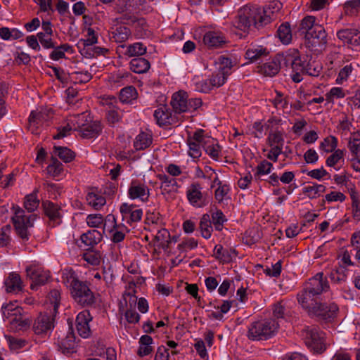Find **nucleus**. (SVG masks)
Wrapping results in <instances>:
<instances>
[{"instance_id": "nucleus-1", "label": "nucleus", "mask_w": 360, "mask_h": 360, "mask_svg": "<svg viewBox=\"0 0 360 360\" xmlns=\"http://www.w3.org/2000/svg\"><path fill=\"white\" fill-rule=\"evenodd\" d=\"M271 20L266 9L246 5L238 11L233 25L236 28L247 32L252 25L259 29L270 23Z\"/></svg>"}, {"instance_id": "nucleus-2", "label": "nucleus", "mask_w": 360, "mask_h": 360, "mask_svg": "<svg viewBox=\"0 0 360 360\" xmlns=\"http://www.w3.org/2000/svg\"><path fill=\"white\" fill-rule=\"evenodd\" d=\"M329 288L327 278L324 277L323 273H317L304 283L302 290L297 294L298 302L302 306H308L309 302L317 300Z\"/></svg>"}, {"instance_id": "nucleus-3", "label": "nucleus", "mask_w": 360, "mask_h": 360, "mask_svg": "<svg viewBox=\"0 0 360 360\" xmlns=\"http://www.w3.org/2000/svg\"><path fill=\"white\" fill-rule=\"evenodd\" d=\"M278 328V321L274 319L255 321L249 326L248 338L254 341L266 340L277 333Z\"/></svg>"}, {"instance_id": "nucleus-4", "label": "nucleus", "mask_w": 360, "mask_h": 360, "mask_svg": "<svg viewBox=\"0 0 360 360\" xmlns=\"http://www.w3.org/2000/svg\"><path fill=\"white\" fill-rule=\"evenodd\" d=\"M25 211L19 207L15 208V215L12 221L17 236L23 241L30 239V233L29 229L33 227L34 221L37 218V214H32L28 216L24 214Z\"/></svg>"}, {"instance_id": "nucleus-5", "label": "nucleus", "mask_w": 360, "mask_h": 360, "mask_svg": "<svg viewBox=\"0 0 360 360\" xmlns=\"http://www.w3.org/2000/svg\"><path fill=\"white\" fill-rule=\"evenodd\" d=\"M306 345L316 353L326 350L325 333L315 326H307L302 330Z\"/></svg>"}, {"instance_id": "nucleus-6", "label": "nucleus", "mask_w": 360, "mask_h": 360, "mask_svg": "<svg viewBox=\"0 0 360 360\" xmlns=\"http://www.w3.org/2000/svg\"><path fill=\"white\" fill-rule=\"evenodd\" d=\"M307 309L311 316H314L322 320H330L336 316L338 311V307L335 303L325 304L318 302L317 300L308 303V306H302Z\"/></svg>"}, {"instance_id": "nucleus-7", "label": "nucleus", "mask_w": 360, "mask_h": 360, "mask_svg": "<svg viewBox=\"0 0 360 360\" xmlns=\"http://www.w3.org/2000/svg\"><path fill=\"white\" fill-rule=\"evenodd\" d=\"M70 292L74 301L82 307L92 306L96 302L94 293L86 282L81 281L77 284H75Z\"/></svg>"}, {"instance_id": "nucleus-8", "label": "nucleus", "mask_w": 360, "mask_h": 360, "mask_svg": "<svg viewBox=\"0 0 360 360\" xmlns=\"http://www.w3.org/2000/svg\"><path fill=\"white\" fill-rule=\"evenodd\" d=\"M304 38L307 46L311 49H322L327 44V34L321 25H316L312 31L305 33Z\"/></svg>"}, {"instance_id": "nucleus-9", "label": "nucleus", "mask_w": 360, "mask_h": 360, "mask_svg": "<svg viewBox=\"0 0 360 360\" xmlns=\"http://www.w3.org/2000/svg\"><path fill=\"white\" fill-rule=\"evenodd\" d=\"M193 139L195 141L202 142V147L212 159H218L220 146L214 139L205 136L204 135V130L198 129L195 131L193 134Z\"/></svg>"}, {"instance_id": "nucleus-10", "label": "nucleus", "mask_w": 360, "mask_h": 360, "mask_svg": "<svg viewBox=\"0 0 360 360\" xmlns=\"http://www.w3.org/2000/svg\"><path fill=\"white\" fill-rule=\"evenodd\" d=\"M54 328V318L52 315L40 313L34 321L32 329L36 335H46Z\"/></svg>"}, {"instance_id": "nucleus-11", "label": "nucleus", "mask_w": 360, "mask_h": 360, "mask_svg": "<svg viewBox=\"0 0 360 360\" xmlns=\"http://www.w3.org/2000/svg\"><path fill=\"white\" fill-rule=\"evenodd\" d=\"M26 272L27 276L32 281L30 285L32 290H37L39 285H44L50 278L49 271H45L42 268L36 266L27 267Z\"/></svg>"}, {"instance_id": "nucleus-12", "label": "nucleus", "mask_w": 360, "mask_h": 360, "mask_svg": "<svg viewBox=\"0 0 360 360\" xmlns=\"http://www.w3.org/2000/svg\"><path fill=\"white\" fill-rule=\"evenodd\" d=\"M128 195L132 200L139 199L142 202H146L150 196V189L145 184L133 180L128 189Z\"/></svg>"}, {"instance_id": "nucleus-13", "label": "nucleus", "mask_w": 360, "mask_h": 360, "mask_svg": "<svg viewBox=\"0 0 360 360\" xmlns=\"http://www.w3.org/2000/svg\"><path fill=\"white\" fill-rule=\"evenodd\" d=\"M92 320V317L88 310H84L78 314L76 318V328L79 335L87 338L91 335V329L89 322Z\"/></svg>"}, {"instance_id": "nucleus-14", "label": "nucleus", "mask_w": 360, "mask_h": 360, "mask_svg": "<svg viewBox=\"0 0 360 360\" xmlns=\"http://www.w3.org/2000/svg\"><path fill=\"white\" fill-rule=\"evenodd\" d=\"M202 189V188L198 183H193L188 187L186 196L188 200L192 205L202 207L205 205Z\"/></svg>"}, {"instance_id": "nucleus-15", "label": "nucleus", "mask_w": 360, "mask_h": 360, "mask_svg": "<svg viewBox=\"0 0 360 360\" xmlns=\"http://www.w3.org/2000/svg\"><path fill=\"white\" fill-rule=\"evenodd\" d=\"M70 330L65 336L58 337L57 340L58 349L63 354H70L75 352L76 345L75 336L72 328H70Z\"/></svg>"}, {"instance_id": "nucleus-16", "label": "nucleus", "mask_w": 360, "mask_h": 360, "mask_svg": "<svg viewBox=\"0 0 360 360\" xmlns=\"http://www.w3.org/2000/svg\"><path fill=\"white\" fill-rule=\"evenodd\" d=\"M188 94L186 91H179L172 95L170 102L175 114H181L188 111L187 98Z\"/></svg>"}, {"instance_id": "nucleus-17", "label": "nucleus", "mask_w": 360, "mask_h": 360, "mask_svg": "<svg viewBox=\"0 0 360 360\" xmlns=\"http://www.w3.org/2000/svg\"><path fill=\"white\" fill-rule=\"evenodd\" d=\"M154 117L160 126L174 124L179 120V118L175 115H172L165 107L155 110Z\"/></svg>"}, {"instance_id": "nucleus-18", "label": "nucleus", "mask_w": 360, "mask_h": 360, "mask_svg": "<svg viewBox=\"0 0 360 360\" xmlns=\"http://www.w3.org/2000/svg\"><path fill=\"white\" fill-rule=\"evenodd\" d=\"M42 205L46 216L49 219L50 222H53V226L60 224L61 215L59 205L48 200L43 202Z\"/></svg>"}, {"instance_id": "nucleus-19", "label": "nucleus", "mask_w": 360, "mask_h": 360, "mask_svg": "<svg viewBox=\"0 0 360 360\" xmlns=\"http://www.w3.org/2000/svg\"><path fill=\"white\" fill-rule=\"evenodd\" d=\"M295 60L292 65V70L294 72L292 75V79L293 82L298 83L302 80V75H304V70L307 60L304 58H302L300 56L299 51L295 56Z\"/></svg>"}, {"instance_id": "nucleus-20", "label": "nucleus", "mask_w": 360, "mask_h": 360, "mask_svg": "<svg viewBox=\"0 0 360 360\" xmlns=\"http://www.w3.org/2000/svg\"><path fill=\"white\" fill-rule=\"evenodd\" d=\"M6 290L8 292H18L22 290V281L20 276L15 273H10L4 281Z\"/></svg>"}, {"instance_id": "nucleus-21", "label": "nucleus", "mask_w": 360, "mask_h": 360, "mask_svg": "<svg viewBox=\"0 0 360 360\" xmlns=\"http://www.w3.org/2000/svg\"><path fill=\"white\" fill-rule=\"evenodd\" d=\"M102 131V126L98 121H94L81 129L79 132L84 139H92L97 137Z\"/></svg>"}, {"instance_id": "nucleus-22", "label": "nucleus", "mask_w": 360, "mask_h": 360, "mask_svg": "<svg viewBox=\"0 0 360 360\" xmlns=\"http://www.w3.org/2000/svg\"><path fill=\"white\" fill-rule=\"evenodd\" d=\"M103 236L100 231L96 229L89 230L82 234L80 239L86 246L94 247L101 241Z\"/></svg>"}, {"instance_id": "nucleus-23", "label": "nucleus", "mask_w": 360, "mask_h": 360, "mask_svg": "<svg viewBox=\"0 0 360 360\" xmlns=\"http://www.w3.org/2000/svg\"><path fill=\"white\" fill-rule=\"evenodd\" d=\"M203 42L209 47L217 48L225 43V38L221 33L208 32L204 35Z\"/></svg>"}, {"instance_id": "nucleus-24", "label": "nucleus", "mask_w": 360, "mask_h": 360, "mask_svg": "<svg viewBox=\"0 0 360 360\" xmlns=\"http://www.w3.org/2000/svg\"><path fill=\"white\" fill-rule=\"evenodd\" d=\"M232 254L236 255L233 249H224L221 245H217L214 248V256L222 263H229L232 261Z\"/></svg>"}, {"instance_id": "nucleus-25", "label": "nucleus", "mask_w": 360, "mask_h": 360, "mask_svg": "<svg viewBox=\"0 0 360 360\" xmlns=\"http://www.w3.org/2000/svg\"><path fill=\"white\" fill-rule=\"evenodd\" d=\"M258 72L267 77H273L278 74L280 70V65L276 60V58L264 64L257 67Z\"/></svg>"}, {"instance_id": "nucleus-26", "label": "nucleus", "mask_w": 360, "mask_h": 360, "mask_svg": "<svg viewBox=\"0 0 360 360\" xmlns=\"http://www.w3.org/2000/svg\"><path fill=\"white\" fill-rule=\"evenodd\" d=\"M2 314L4 318L11 319V323H13V320L18 319V316L20 315L22 308L19 307L15 303L10 302L4 304L1 307Z\"/></svg>"}, {"instance_id": "nucleus-27", "label": "nucleus", "mask_w": 360, "mask_h": 360, "mask_svg": "<svg viewBox=\"0 0 360 360\" xmlns=\"http://www.w3.org/2000/svg\"><path fill=\"white\" fill-rule=\"evenodd\" d=\"M296 53H297V49H290L285 53H277L275 58L276 60L280 65V68L283 66H290L292 68Z\"/></svg>"}, {"instance_id": "nucleus-28", "label": "nucleus", "mask_w": 360, "mask_h": 360, "mask_svg": "<svg viewBox=\"0 0 360 360\" xmlns=\"http://www.w3.org/2000/svg\"><path fill=\"white\" fill-rule=\"evenodd\" d=\"M150 67L149 61L144 58L137 57L130 61V70L135 73H145L150 69Z\"/></svg>"}, {"instance_id": "nucleus-29", "label": "nucleus", "mask_w": 360, "mask_h": 360, "mask_svg": "<svg viewBox=\"0 0 360 360\" xmlns=\"http://www.w3.org/2000/svg\"><path fill=\"white\" fill-rule=\"evenodd\" d=\"M269 52L266 48L257 46L248 49L245 52V58L254 63L268 56Z\"/></svg>"}, {"instance_id": "nucleus-30", "label": "nucleus", "mask_w": 360, "mask_h": 360, "mask_svg": "<svg viewBox=\"0 0 360 360\" xmlns=\"http://www.w3.org/2000/svg\"><path fill=\"white\" fill-rule=\"evenodd\" d=\"M152 141L153 138L151 134L141 131L136 136L134 146L136 150H145L151 145Z\"/></svg>"}, {"instance_id": "nucleus-31", "label": "nucleus", "mask_w": 360, "mask_h": 360, "mask_svg": "<svg viewBox=\"0 0 360 360\" xmlns=\"http://www.w3.org/2000/svg\"><path fill=\"white\" fill-rule=\"evenodd\" d=\"M81 281L78 279L77 275L72 269H65L62 273V282L70 290L74 288L75 284H77Z\"/></svg>"}, {"instance_id": "nucleus-32", "label": "nucleus", "mask_w": 360, "mask_h": 360, "mask_svg": "<svg viewBox=\"0 0 360 360\" xmlns=\"http://www.w3.org/2000/svg\"><path fill=\"white\" fill-rule=\"evenodd\" d=\"M138 93L133 86H128L121 89L119 94L120 101L122 103H129L136 99Z\"/></svg>"}, {"instance_id": "nucleus-33", "label": "nucleus", "mask_w": 360, "mask_h": 360, "mask_svg": "<svg viewBox=\"0 0 360 360\" xmlns=\"http://www.w3.org/2000/svg\"><path fill=\"white\" fill-rule=\"evenodd\" d=\"M199 229L201 233V236L204 238L208 239L211 237L213 229L212 226L210 217L208 214H205L201 217L199 224Z\"/></svg>"}, {"instance_id": "nucleus-34", "label": "nucleus", "mask_w": 360, "mask_h": 360, "mask_svg": "<svg viewBox=\"0 0 360 360\" xmlns=\"http://www.w3.org/2000/svg\"><path fill=\"white\" fill-rule=\"evenodd\" d=\"M53 151L55 154L64 162H70L75 158V153L67 147L54 146Z\"/></svg>"}, {"instance_id": "nucleus-35", "label": "nucleus", "mask_w": 360, "mask_h": 360, "mask_svg": "<svg viewBox=\"0 0 360 360\" xmlns=\"http://www.w3.org/2000/svg\"><path fill=\"white\" fill-rule=\"evenodd\" d=\"M44 114L42 112L32 111L29 117V129L32 134L37 133L36 131L39 125L41 124L44 120Z\"/></svg>"}, {"instance_id": "nucleus-36", "label": "nucleus", "mask_w": 360, "mask_h": 360, "mask_svg": "<svg viewBox=\"0 0 360 360\" xmlns=\"http://www.w3.org/2000/svg\"><path fill=\"white\" fill-rule=\"evenodd\" d=\"M88 204L95 210H100L105 203V198L95 193H89L86 196Z\"/></svg>"}, {"instance_id": "nucleus-37", "label": "nucleus", "mask_w": 360, "mask_h": 360, "mask_svg": "<svg viewBox=\"0 0 360 360\" xmlns=\"http://www.w3.org/2000/svg\"><path fill=\"white\" fill-rule=\"evenodd\" d=\"M277 36L283 44H288L292 40V33L288 22L283 23L277 30Z\"/></svg>"}, {"instance_id": "nucleus-38", "label": "nucleus", "mask_w": 360, "mask_h": 360, "mask_svg": "<svg viewBox=\"0 0 360 360\" xmlns=\"http://www.w3.org/2000/svg\"><path fill=\"white\" fill-rule=\"evenodd\" d=\"M155 238L157 241L160 242L159 246L163 250H166L169 248L172 240L170 233L167 229H162L159 230Z\"/></svg>"}, {"instance_id": "nucleus-39", "label": "nucleus", "mask_w": 360, "mask_h": 360, "mask_svg": "<svg viewBox=\"0 0 360 360\" xmlns=\"http://www.w3.org/2000/svg\"><path fill=\"white\" fill-rule=\"evenodd\" d=\"M72 122L74 123L75 129L79 131L84 127L94 121H92L90 115L87 112H84L74 116V120H72Z\"/></svg>"}, {"instance_id": "nucleus-40", "label": "nucleus", "mask_w": 360, "mask_h": 360, "mask_svg": "<svg viewBox=\"0 0 360 360\" xmlns=\"http://www.w3.org/2000/svg\"><path fill=\"white\" fill-rule=\"evenodd\" d=\"M326 190L325 186L314 184L312 186H307L303 188V193L307 195L309 198L313 199L319 197Z\"/></svg>"}, {"instance_id": "nucleus-41", "label": "nucleus", "mask_w": 360, "mask_h": 360, "mask_svg": "<svg viewBox=\"0 0 360 360\" xmlns=\"http://www.w3.org/2000/svg\"><path fill=\"white\" fill-rule=\"evenodd\" d=\"M83 259L89 264L97 266L100 264L102 255L99 251L92 249L87 250L83 255Z\"/></svg>"}, {"instance_id": "nucleus-42", "label": "nucleus", "mask_w": 360, "mask_h": 360, "mask_svg": "<svg viewBox=\"0 0 360 360\" xmlns=\"http://www.w3.org/2000/svg\"><path fill=\"white\" fill-rule=\"evenodd\" d=\"M131 32L129 28L124 26H120L117 27L115 31L112 32V38L115 40V41L121 43L125 41L129 36L130 35Z\"/></svg>"}, {"instance_id": "nucleus-43", "label": "nucleus", "mask_w": 360, "mask_h": 360, "mask_svg": "<svg viewBox=\"0 0 360 360\" xmlns=\"http://www.w3.org/2000/svg\"><path fill=\"white\" fill-rule=\"evenodd\" d=\"M51 161L46 168L47 172L53 177H58L63 172V165L56 158L52 157Z\"/></svg>"}, {"instance_id": "nucleus-44", "label": "nucleus", "mask_w": 360, "mask_h": 360, "mask_svg": "<svg viewBox=\"0 0 360 360\" xmlns=\"http://www.w3.org/2000/svg\"><path fill=\"white\" fill-rule=\"evenodd\" d=\"M187 141L189 146V155L193 158H199L201 155L202 142L195 141L193 136H188Z\"/></svg>"}, {"instance_id": "nucleus-45", "label": "nucleus", "mask_w": 360, "mask_h": 360, "mask_svg": "<svg viewBox=\"0 0 360 360\" xmlns=\"http://www.w3.org/2000/svg\"><path fill=\"white\" fill-rule=\"evenodd\" d=\"M320 24L316 23V18L311 15H308L304 18L300 25V31L302 34L308 33L309 31H312L316 25Z\"/></svg>"}, {"instance_id": "nucleus-46", "label": "nucleus", "mask_w": 360, "mask_h": 360, "mask_svg": "<svg viewBox=\"0 0 360 360\" xmlns=\"http://www.w3.org/2000/svg\"><path fill=\"white\" fill-rule=\"evenodd\" d=\"M131 74L127 71H118L114 74H112L110 80L114 84H117V86L124 85L125 82H128L129 78L130 77Z\"/></svg>"}, {"instance_id": "nucleus-47", "label": "nucleus", "mask_w": 360, "mask_h": 360, "mask_svg": "<svg viewBox=\"0 0 360 360\" xmlns=\"http://www.w3.org/2000/svg\"><path fill=\"white\" fill-rule=\"evenodd\" d=\"M39 205V200L37 197V191H34L32 193L26 195L24 206L28 212H34L38 207Z\"/></svg>"}, {"instance_id": "nucleus-48", "label": "nucleus", "mask_w": 360, "mask_h": 360, "mask_svg": "<svg viewBox=\"0 0 360 360\" xmlns=\"http://www.w3.org/2000/svg\"><path fill=\"white\" fill-rule=\"evenodd\" d=\"M272 310L274 320L285 319L288 316L289 311L287 310L282 302L275 303Z\"/></svg>"}, {"instance_id": "nucleus-49", "label": "nucleus", "mask_w": 360, "mask_h": 360, "mask_svg": "<svg viewBox=\"0 0 360 360\" xmlns=\"http://www.w3.org/2000/svg\"><path fill=\"white\" fill-rule=\"evenodd\" d=\"M229 73L227 72L224 73L219 70L217 72L212 74L209 80L213 87H219L226 82Z\"/></svg>"}, {"instance_id": "nucleus-50", "label": "nucleus", "mask_w": 360, "mask_h": 360, "mask_svg": "<svg viewBox=\"0 0 360 360\" xmlns=\"http://www.w3.org/2000/svg\"><path fill=\"white\" fill-rule=\"evenodd\" d=\"M338 145V140L333 136H329L323 139L320 144V148L326 153L335 150Z\"/></svg>"}, {"instance_id": "nucleus-51", "label": "nucleus", "mask_w": 360, "mask_h": 360, "mask_svg": "<svg viewBox=\"0 0 360 360\" xmlns=\"http://www.w3.org/2000/svg\"><path fill=\"white\" fill-rule=\"evenodd\" d=\"M11 226L8 224L4 226L0 229V247L6 248L10 245L11 238Z\"/></svg>"}, {"instance_id": "nucleus-52", "label": "nucleus", "mask_w": 360, "mask_h": 360, "mask_svg": "<svg viewBox=\"0 0 360 360\" xmlns=\"http://www.w3.org/2000/svg\"><path fill=\"white\" fill-rule=\"evenodd\" d=\"M345 13L347 15H356L360 10V0L347 1L344 4Z\"/></svg>"}, {"instance_id": "nucleus-53", "label": "nucleus", "mask_w": 360, "mask_h": 360, "mask_svg": "<svg viewBox=\"0 0 360 360\" xmlns=\"http://www.w3.org/2000/svg\"><path fill=\"white\" fill-rule=\"evenodd\" d=\"M212 222L216 230L221 231L223 228L224 223L226 221V217L220 210H217L212 214Z\"/></svg>"}, {"instance_id": "nucleus-54", "label": "nucleus", "mask_w": 360, "mask_h": 360, "mask_svg": "<svg viewBox=\"0 0 360 360\" xmlns=\"http://www.w3.org/2000/svg\"><path fill=\"white\" fill-rule=\"evenodd\" d=\"M267 142L269 146H283L284 139L280 131H275L269 134Z\"/></svg>"}, {"instance_id": "nucleus-55", "label": "nucleus", "mask_w": 360, "mask_h": 360, "mask_svg": "<svg viewBox=\"0 0 360 360\" xmlns=\"http://www.w3.org/2000/svg\"><path fill=\"white\" fill-rule=\"evenodd\" d=\"M272 167V164L265 160L260 162L256 167L257 172L255 174V178L259 179L261 175L269 174Z\"/></svg>"}, {"instance_id": "nucleus-56", "label": "nucleus", "mask_w": 360, "mask_h": 360, "mask_svg": "<svg viewBox=\"0 0 360 360\" xmlns=\"http://www.w3.org/2000/svg\"><path fill=\"white\" fill-rule=\"evenodd\" d=\"M146 52V47L142 43H134L128 46L127 54L129 56H142Z\"/></svg>"}, {"instance_id": "nucleus-57", "label": "nucleus", "mask_w": 360, "mask_h": 360, "mask_svg": "<svg viewBox=\"0 0 360 360\" xmlns=\"http://www.w3.org/2000/svg\"><path fill=\"white\" fill-rule=\"evenodd\" d=\"M328 276L332 282L336 283L345 281L347 277L345 274V269L342 266L337 269H333Z\"/></svg>"}, {"instance_id": "nucleus-58", "label": "nucleus", "mask_w": 360, "mask_h": 360, "mask_svg": "<svg viewBox=\"0 0 360 360\" xmlns=\"http://www.w3.org/2000/svg\"><path fill=\"white\" fill-rule=\"evenodd\" d=\"M86 223L89 226L97 228L103 223V217L100 214H89L86 217Z\"/></svg>"}, {"instance_id": "nucleus-59", "label": "nucleus", "mask_w": 360, "mask_h": 360, "mask_svg": "<svg viewBox=\"0 0 360 360\" xmlns=\"http://www.w3.org/2000/svg\"><path fill=\"white\" fill-rule=\"evenodd\" d=\"M321 67L318 65H315V62H307L304 70V75H308L309 76L317 77L319 75L321 72Z\"/></svg>"}, {"instance_id": "nucleus-60", "label": "nucleus", "mask_w": 360, "mask_h": 360, "mask_svg": "<svg viewBox=\"0 0 360 360\" xmlns=\"http://www.w3.org/2000/svg\"><path fill=\"white\" fill-rule=\"evenodd\" d=\"M219 63V70L222 72H227L229 75L231 74V69L233 67V62L231 58L224 56H221L218 58Z\"/></svg>"}, {"instance_id": "nucleus-61", "label": "nucleus", "mask_w": 360, "mask_h": 360, "mask_svg": "<svg viewBox=\"0 0 360 360\" xmlns=\"http://www.w3.org/2000/svg\"><path fill=\"white\" fill-rule=\"evenodd\" d=\"M98 41V38L96 35L95 31L94 29L89 27L87 29V39H80L79 42L82 44L84 47L92 46L96 44Z\"/></svg>"}, {"instance_id": "nucleus-62", "label": "nucleus", "mask_w": 360, "mask_h": 360, "mask_svg": "<svg viewBox=\"0 0 360 360\" xmlns=\"http://www.w3.org/2000/svg\"><path fill=\"white\" fill-rule=\"evenodd\" d=\"M6 339L11 349H19L23 348L27 345V341L22 338L8 336Z\"/></svg>"}, {"instance_id": "nucleus-63", "label": "nucleus", "mask_w": 360, "mask_h": 360, "mask_svg": "<svg viewBox=\"0 0 360 360\" xmlns=\"http://www.w3.org/2000/svg\"><path fill=\"white\" fill-rule=\"evenodd\" d=\"M122 117V112H119L117 110V108L109 109L108 110L107 115H106L108 122L111 124H114L115 123L119 122L120 121Z\"/></svg>"}, {"instance_id": "nucleus-64", "label": "nucleus", "mask_w": 360, "mask_h": 360, "mask_svg": "<svg viewBox=\"0 0 360 360\" xmlns=\"http://www.w3.org/2000/svg\"><path fill=\"white\" fill-rule=\"evenodd\" d=\"M352 200V207L353 211V217L356 220H360V200L358 196L353 193L351 195Z\"/></svg>"}]
</instances>
